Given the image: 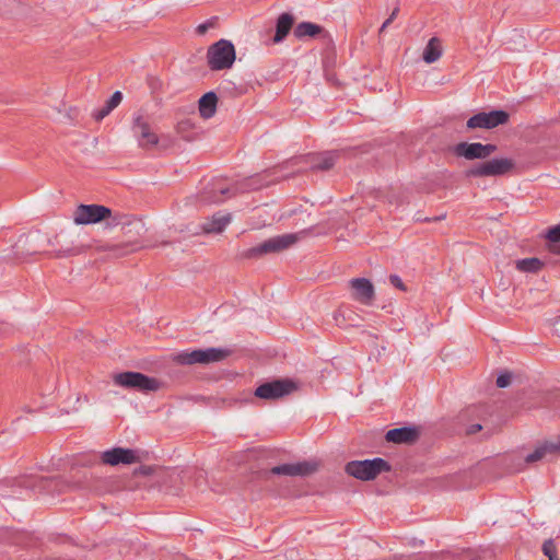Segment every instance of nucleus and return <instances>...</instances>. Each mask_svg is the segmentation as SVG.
I'll use <instances>...</instances> for the list:
<instances>
[{
  "label": "nucleus",
  "instance_id": "37",
  "mask_svg": "<svg viewBox=\"0 0 560 560\" xmlns=\"http://www.w3.org/2000/svg\"><path fill=\"white\" fill-rule=\"evenodd\" d=\"M482 429H483V427L479 423L471 424L467 428V434H475V433L481 431Z\"/></svg>",
  "mask_w": 560,
  "mask_h": 560
},
{
  "label": "nucleus",
  "instance_id": "24",
  "mask_svg": "<svg viewBox=\"0 0 560 560\" xmlns=\"http://www.w3.org/2000/svg\"><path fill=\"white\" fill-rule=\"evenodd\" d=\"M544 264L536 257L516 260V269L522 272H538Z\"/></svg>",
  "mask_w": 560,
  "mask_h": 560
},
{
  "label": "nucleus",
  "instance_id": "10",
  "mask_svg": "<svg viewBox=\"0 0 560 560\" xmlns=\"http://www.w3.org/2000/svg\"><path fill=\"white\" fill-rule=\"evenodd\" d=\"M338 158V153L335 151H328L324 153H312L293 158L289 161L292 165H305L314 171H328L334 167Z\"/></svg>",
  "mask_w": 560,
  "mask_h": 560
},
{
  "label": "nucleus",
  "instance_id": "15",
  "mask_svg": "<svg viewBox=\"0 0 560 560\" xmlns=\"http://www.w3.org/2000/svg\"><path fill=\"white\" fill-rule=\"evenodd\" d=\"M351 288V296L353 300L364 305H371L375 291L372 282L365 278H354L349 281Z\"/></svg>",
  "mask_w": 560,
  "mask_h": 560
},
{
  "label": "nucleus",
  "instance_id": "12",
  "mask_svg": "<svg viewBox=\"0 0 560 560\" xmlns=\"http://www.w3.org/2000/svg\"><path fill=\"white\" fill-rule=\"evenodd\" d=\"M509 114L503 109H495L488 113L481 112L471 116L467 120L466 125L468 129H492L506 124L509 121Z\"/></svg>",
  "mask_w": 560,
  "mask_h": 560
},
{
  "label": "nucleus",
  "instance_id": "25",
  "mask_svg": "<svg viewBox=\"0 0 560 560\" xmlns=\"http://www.w3.org/2000/svg\"><path fill=\"white\" fill-rule=\"evenodd\" d=\"M468 558V552H462L459 555H454L452 552H441L436 555H418L415 557V560H466Z\"/></svg>",
  "mask_w": 560,
  "mask_h": 560
},
{
  "label": "nucleus",
  "instance_id": "1",
  "mask_svg": "<svg viewBox=\"0 0 560 560\" xmlns=\"http://www.w3.org/2000/svg\"><path fill=\"white\" fill-rule=\"evenodd\" d=\"M389 463L381 457L363 460H351L346 464L345 471L362 481L374 480L381 472L390 471Z\"/></svg>",
  "mask_w": 560,
  "mask_h": 560
},
{
  "label": "nucleus",
  "instance_id": "33",
  "mask_svg": "<svg viewBox=\"0 0 560 560\" xmlns=\"http://www.w3.org/2000/svg\"><path fill=\"white\" fill-rule=\"evenodd\" d=\"M398 12H399V8L396 7L393 10V12L390 13V15L382 24V26L380 28V34H382L393 23V21L397 18Z\"/></svg>",
  "mask_w": 560,
  "mask_h": 560
},
{
  "label": "nucleus",
  "instance_id": "30",
  "mask_svg": "<svg viewBox=\"0 0 560 560\" xmlns=\"http://www.w3.org/2000/svg\"><path fill=\"white\" fill-rule=\"evenodd\" d=\"M542 552L549 560H559L557 546L552 539H548L542 544Z\"/></svg>",
  "mask_w": 560,
  "mask_h": 560
},
{
  "label": "nucleus",
  "instance_id": "18",
  "mask_svg": "<svg viewBox=\"0 0 560 560\" xmlns=\"http://www.w3.org/2000/svg\"><path fill=\"white\" fill-rule=\"evenodd\" d=\"M293 35L295 38L302 40L306 37L314 38L316 36L328 37V33L325 28L318 24L312 22H301L299 23L294 30Z\"/></svg>",
  "mask_w": 560,
  "mask_h": 560
},
{
  "label": "nucleus",
  "instance_id": "13",
  "mask_svg": "<svg viewBox=\"0 0 560 560\" xmlns=\"http://www.w3.org/2000/svg\"><path fill=\"white\" fill-rule=\"evenodd\" d=\"M497 145L480 142H459L454 147V153L457 156L465 158L466 160H486L497 151Z\"/></svg>",
  "mask_w": 560,
  "mask_h": 560
},
{
  "label": "nucleus",
  "instance_id": "36",
  "mask_svg": "<svg viewBox=\"0 0 560 560\" xmlns=\"http://www.w3.org/2000/svg\"><path fill=\"white\" fill-rule=\"evenodd\" d=\"M213 24L210 21H207L205 23H201L197 26L196 32L199 35H203L207 33V31L212 26Z\"/></svg>",
  "mask_w": 560,
  "mask_h": 560
},
{
  "label": "nucleus",
  "instance_id": "26",
  "mask_svg": "<svg viewBox=\"0 0 560 560\" xmlns=\"http://www.w3.org/2000/svg\"><path fill=\"white\" fill-rule=\"evenodd\" d=\"M546 238L551 243L549 246L550 252L560 254V245L557 244L560 242V224L550 228L546 233Z\"/></svg>",
  "mask_w": 560,
  "mask_h": 560
},
{
  "label": "nucleus",
  "instance_id": "41",
  "mask_svg": "<svg viewBox=\"0 0 560 560\" xmlns=\"http://www.w3.org/2000/svg\"><path fill=\"white\" fill-rule=\"evenodd\" d=\"M492 434H493V431H492V430H487V431H486V433H485L486 438H489V436H491Z\"/></svg>",
  "mask_w": 560,
  "mask_h": 560
},
{
  "label": "nucleus",
  "instance_id": "35",
  "mask_svg": "<svg viewBox=\"0 0 560 560\" xmlns=\"http://www.w3.org/2000/svg\"><path fill=\"white\" fill-rule=\"evenodd\" d=\"M389 282L390 284H393L395 288L401 290V291H406V285L405 283L402 282L401 278L397 275H390L389 276Z\"/></svg>",
  "mask_w": 560,
  "mask_h": 560
},
{
  "label": "nucleus",
  "instance_id": "27",
  "mask_svg": "<svg viewBox=\"0 0 560 560\" xmlns=\"http://www.w3.org/2000/svg\"><path fill=\"white\" fill-rule=\"evenodd\" d=\"M133 217L122 212H114L110 210V215L106 219L108 221V225L117 226V225H129L132 223Z\"/></svg>",
  "mask_w": 560,
  "mask_h": 560
},
{
  "label": "nucleus",
  "instance_id": "23",
  "mask_svg": "<svg viewBox=\"0 0 560 560\" xmlns=\"http://www.w3.org/2000/svg\"><path fill=\"white\" fill-rule=\"evenodd\" d=\"M442 56V45L438 37H432L429 39L424 50H423V60L427 63H433L439 60Z\"/></svg>",
  "mask_w": 560,
  "mask_h": 560
},
{
  "label": "nucleus",
  "instance_id": "22",
  "mask_svg": "<svg viewBox=\"0 0 560 560\" xmlns=\"http://www.w3.org/2000/svg\"><path fill=\"white\" fill-rule=\"evenodd\" d=\"M560 452V441L546 442L538 446L533 453L528 454L525 458L526 463H535L542 459L547 454H558Z\"/></svg>",
  "mask_w": 560,
  "mask_h": 560
},
{
  "label": "nucleus",
  "instance_id": "9",
  "mask_svg": "<svg viewBox=\"0 0 560 560\" xmlns=\"http://www.w3.org/2000/svg\"><path fill=\"white\" fill-rule=\"evenodd\" d=\"M295 389V384L288 378L275 380L259 385L254 395L265 400H276L282 398Z\"/></svg>",
  "mask_w": 560,
  "mask_h": 560
},
{
  "label": "nucleus",
  "instance_id": "17",
  "mask_svg": "<svg viewBox=\"0 0 560 560\" xmlns=\"http://www.w3.org/2000/svg\"><path fill=\"white\" fill-rule=\"evenodd\" d=\"M420 432L416 427H401L388 430L385 439L395 444H412L419 439Z\"/></svg>",
  "mask_w": 560,
  "mask_h": 560
},
{
  "label": "nucleus",
  "instance_id": "16",
  "mask_svg": "<svg viewBox=\"0 0 560 560\" xmlns=\"http://www.w3.org/2000/svg\"><path fill=\"white\" fill-rule=\"evenodd\" d=\"M101 458L103 464L110 466H117L119 464L130 465L139 462V457L133 450L122 447H114L105 451L102 453Z\"/></svg>",
  "mask_w": 560,
  "mask_h": 560
},
{
  "label": "nucleus",
  "instance_id": "21",
  "mask_svg": "<svg viewBox=\"0 0 560 560\" xmlns=\"http://www.w3.org/2000/svg\"><path fill=\"white\" fill-rule=\"evenodd\" d=\"M231 215L230 213H221L218 212L212 215L211 219L207 220L202 224V231L205 233H221L225 226L230 223Z\"/></svg>",
  "mask_w": 560,
  "mask_h": 560
},
{
  "label": "nucleus",
  "instance_id": "11",
  "mask_svg": "<svg viewBox=\"0 0 560 560\" xmlns=\"http://www.w3.org/2000/svg\"><path fill=\"white\" fill-rule=\"evenodd\" d=\"M110 209L102 205H80L73 213V221L78 225L94 224L106 220Z\"/></svg>",
  "mask_w": 560,
  "mask_h": 560
},
{
  "label": "nucleus",
  "instance_id": "19",
  "mask_svg": "<svg viewBox=\"0 0 560 560\" xmlns=\"http://www.w3.org/2000/svg\"><path fill=\"white\" fill-rule=\"evenodd\" d=\"M294 24V16L290 13H282L279 15L276 23V34L273 36V43H281L292 30Z\"/></svg>",
  "mask_w": 560,
  "mask_h": 560
},
{
  "label": "nucleus",
  "instance_id": "5",
  "mask_svg": "<svg viewBox=\"0 0 560 560\" xmlns=\"http://www.w3.org/2000/svg\"><path fill=\"white\" fill-rule=\"evenodd\" d=\"M230 354V351L221 348L196 349L192 351H182L173 357V360L182 365H192L196 363L209 364L220 362Z\"/></svg>",
  "mask_w": 560,
  "mask_h": 560
},
{
  "label": "nucleus",
  "instance_id": "31",
  "mask_svg": "<svg viewBox=\"0 0 560 560\" xmlns=\"http://www.w3.org/2000/svg\"><path fill=\"white\" fill-rule=\"evenodd\" d=\"M122 101V94L120 91H116L109 100H107L106 105L107 108L114 110Z\"/></svg>",
  "mask_w": 560,
  "mask_h": 560
},
{
  "label": "nucleus",
  "instance_id": "28",
  "mask_svg": "<svg viewBox=\"0 0 560 560\" xmlns=\"http://www.w3.org/2000/svg\"><path fill=\"white\" fill-rule=\"evenodd\" d=\"M86 246L82 244H75L72 246H67L65 248H60L54 253V256L57 258L71 257L77 256L85 252Z\"/></svg>",
  "mask_w": 560,
  "mask_h": 560
},
{
  "label": "nucleus",
  "instance_id": "8",
  "mask_svg": "<svg viewBox=\"0 0 560 560\" xmlns=\"http://www.w3.org/2000/svg\"><path fill=\"white\" fill-rule=\"evenodd\" d=\"M298 234L290 233L270 237L261 244L252 247L247 250L246 257H257L270 253H279L284 250L298 242Z\"/></svg>",
  "mask_w": 560,
  "mask_h": 560
},
{
  "label": "nucleus",
  "instance_id": "39",
  "mask_svg": "<svg viewBox=\"0 0 560 560\" xmlns=\"http://www.w3.org/2000/svg\"><path fill=\"white\" fill-rule=\"evenodd\" d=\"M153 471V468L151 466H141L139 469H138V472L143 475V476H148L150 475L151 472Z\"/></svg>",
  "mask_w": 560,
  "mask_h": 560
},
{
  "label": "nucleus",
  "instance_id": "38",
  "mask_svg": "<svg viewBox=\"0 0 560 560\" xmlns=\"http://www.w3.org/2000/svg\"><path fill=\"white\" fill-rule=\"evenodd\" d=\"M127 245H115L112 246L110 249L115 252L116 255H125L128 250H124Z\"/></svg>",
  "mask_w": 560,
  "mask_h": 560
},
{
  "label": "nucleus",
  "instance_id": "29",
  "mask_svg": "<svg viewBox=\"0 0 560 560\" xmlns=\"http://www.w3.org/2000/svg\"><path fill=\"white\" fill-rule=\"evenodd\" d=\"M266 183L262 182L261 175H255L248 177L245 183L242 185V190H256L265 186Z\"/></svg>",
  "mask_w": 560,
  "mask_h": 560
},
{
  "label": "nucleus",
  "instance_id": "7",
  "mask_svg": "<svg viewBox=\"0 0 560 560\" xmlns=\"http://www.w3.org/2000/svg\"><path fill=\"white\" fill-rule=\"evenodd\" d=\"M131 131L141 149L149 150L159 143V136L143 114L138 113L133 116Z\"/></svg>",
  "mask_w": 560,
  "mask_h": 560
},
{
  "label": "nucleus",
  "instance_id": "6",
  "mask_svg": "<svg viewBox=\"0 0 560 560\" xmlns=\"http://www.w3.org/2000/svg\"><path fill=\"white\" fill-rule=\"evenodd\" d=\"M231 197V189L223 178L214 177L202 187L197 195L199 206L218 205Z\"/></svg>",
  "mask_w": 560,
  "mask_h": 560
},
{
  "label": "nucleus",
  "instance_id": "34",
  "mask_svg": "<svg viewBox=\"0 0 560 560\" xmlns=\"http://www.w3.org/2000/svg\"><path fill=\"white\" fill-rule=\"evenodd\" d=\"M112 112V109L107 108V105L105 104L101 109L96 110L93 113V118L96 120V121H101L102 119H104L107 115H109V113Z\"/></svg>",
  "mask_w": 560,
  "mask_h": 560
},
{
  "label": "nucleus",
  "instance_id": "2",
  "mask_svg": "<svg viewBox=\"0 0 560 560\" xmlns=\"http://www.w3.org/2000/svg\"><path fill=\"white\" fill-rule=\"evenodd\" d=\"M113 382L117 386L127 389H135L141 393L158 392L162 387V382L158 378L132 371L115 374L113 376Z\"/></svg>",
  "mask_w": 560,
  "mask_h": 560
},
{
  "label": "nucleus",
  "instance_id": "4",
  "mask_svg": "<svg viewBox=\"0 0 560 560\" xmlns=\"http://www.w3.org/2000/svg\"><path fill=\"white\" fill-rule=\"evenodd\" d=\"M235 58V47L228 39L218 40L207 51L208 66L213 71L230 69Z\"/></svg>",
  "mask_w": 560,
  "mask_h": 560
},
{
  "label": "nucleus",
  "instance_id": "3",
  "mask_svg": "<svg viewBox=\"0 0 560 560\" xmlns=\"http://www.w3.org/2000/svg\"><path fill=\"white\" fill-rule=\"evenodd\" d=\"M515 168V162L509 158H494L469 167L466 177H497L510 174Z\"/></svg>",
  "mask_w": 560,
  "mask_h": 560
},
{
  "label": "nucleus",
  "instance_id": "14",
  "mask_svg": "<svg viewBox=\"0 0 560 560\" xmlns=\"http://www.w3.org/2000/svg\"><path fill=\"white\" fill-rule=\"evenodd\" d=\"M317 468L318 464L316 462L304 460L278 465L272 467L270 471L273 475L305 477L314 474Z\"/></svg>",
  "mask_w": 560,
  "mask_h": 560
},
{
  "label": "nucleus",
  "instance_id": "32",
  "mask_svg": "<svg viewBox=\"0 0 560 560\" xmlns=\"http://www.w3.org/2000/svg\"><path fill=\"white\" fill-rule=\"evenodd\" d=\"M511 384V374L502 373L497 377V386L500 388H505Z\"/></svg>",
  "mask_w": 560,
  "mask_h": 560
},
{
  "label": "nucleus",
  "instance_id": "40",
  "mask_svg": "<svg viewBox=\"0 0 560 560\" xmlns=\"http://www.w3.org/2000/svg\"><path fill=\"white\" fill-rule=\"evenodd\" d=\"M444 218H445V214H442V215H440V217H435V218H433V219H428V218H427V219H425V221H438V220H442V219H444Z\"/></svg>",
  "mask_w": 560,
  "mask_h": 560
},
{
  "label": "nucleus",
  "instance_id": "20",
  "mask_svg": "<svg viewBox=\"0 0 560 560\" xmlns=\"http://www.w3.org/2000/svg\"><path fill=\"white\" fill-rule=\"evenodd\" d=\"M198 104L200 116L203 119H209L213 117L217 112L218 96L212 91L207 92L200 97Z\"/></svg>",
  "mask_w": 560,
  "mask_h": 560
}]
</instances>
